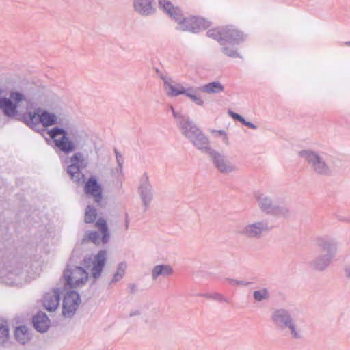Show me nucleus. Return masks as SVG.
Segmentation results:
<instances>
[{
	"label": "nucleus",
	"mask_w": 350,
	"mask_h": 350,
	"mask_svg": "<svg viewBox=\"0 0 350 350\" xmlns=\"http://www.w3.org/2000/svg\"><path fill=\"white\" fill-rule=\"evenodd\" d=\"M173 273V268L167 264L157 265L151 271V276L153 280H157L160 276L169 277Z\"/></svg>",
	"instance_id": "obj_24"
},
{
	"label": "nucleus",
	"mask_w": 350,
	"mask_h": 350,
	"mask_svg": "<svg viewBox=\"0 0 350 350\" xmlns=\"http://www.w3.org/2000/svg\"><path fill=\"white\" fill-rule=\"evenodd\" d=\"M208 154L214 166L223 174H229L237 170V167L224 154L211 149Z\"/></svg>",
	"instance_id": "obj_9"
},
{
	"label": "nucleus",
	"mask_w": 350,
	"mask_h": 350,
	"mask_svg": "<svg viewBox=\"0 0 350 350\" xmlns=\"http://www.w3.org/2000/svg\"><path fill=\"white\" fill-rule=\"evenodd\" d=\"M170 109L174 118L176 120L177 125L181 134L186 138L189 139L200 130V128H198L197 125L191 120L189 117L179 111H175L172 106L170 107Z\"/></svg>",
	"instance_id": "obj_7"
},
{
	"label": "nucleus",
	"mask_w": 350,
	"mask_h": 350,
	"mask_svg": "<svg viewBox=\"0 0 350 350\" xmlns=\"http://www.w3.org/2000/svg\"><path fill=\"white\" fill-rule=\"evenodd\" d=\"M63 277L66 284L70 288H78L83 286L88 281V273L81 267L68 265L64 272Z\"/></svg>",
	"instance_id": "obj_6"
},
{
	"label": "nucleus",
	"mask_w": 350,
	"mask_h": 350,
	"mask_svg": "<svg viewBox=\"0 0 350 350\" xmlns=\"http://www.w3.org/2000/svg\"><path fill=\"white\" fill-rule=\"evenodd\" d=\"M114 152L116 154V161L118 165V167L120 171L122 172V166L124 163V159L122 154L118 151L116 148H114Z\"/></svg>",
	"instance_id": "obj_41"
},
{
	"label": "nucleus",
	"mask_w": 350,
	"mask_h": 350,
	"mask_svg": "<svg viewBox=\"0 0 350 350\" xmlns=\"http://www.w3.org/2000/svg\"><path fill=\"white\" fill-rule=\"evenodd\" d=\"M269 230L268 224L260 221L252 224H248L243 226L239 231V234L247 239H260L265 232Z\"/></svg>",
	"instance_id": "obj_10"
},
{
	"label": "nucleus",
	"mask_w": 350,
	"mask_h": 350,
	"mask_svg": "<svg viewBox=\"0 0 350 350\" xmlns=\"http://www.w3.org/2000/svg\"><path fill=\"white\" fill-rule=\"evenodd\" d=\"M40 122L44 127H48L57 123V117L53 113L40 109Z\"/></svg>",
	"instance_id": "obj_27"
},
{
	"label": "nucleus",
	"mask_w": 350,
	"mask_h": 350,
	"mask_svg": "<svg viewBox=\"0 0 350 350\" xmlns=\"http://www.w3.org/2000/svg\"><path fill=\"white\" fill-rule=\"evenodd\" d=\"M254 302L262 304L269 300L271 294L267 288H260L254 290L252 293Z\"/></svg>",
	"instance_id": "obj_28"
},
{
	"label": "nucleus",
	"mask_w": 350,
	"mask_h": 350,
	"mask_svg": "<svg viewBox=\"0 0 350 350\" xmlns=\"http://www.w3.org/2000/svg\"><path fill=\"white\" fill-rule=\"evenodd\" d=\"M139 314H140V311L139 310H135L131 312V313L129 314V316L133 317V316H137Z\"/></svg>",
	"instance_id": "obj_46"
},
{
	"label": "nucleus",
	"mask_w": 350,
	"mask_h": 350,
	"mask_svg": "<svg viewBox=\"0 0 350 350\" xmlns=\"http://www.w3.org/2000/svg\"><path fill=\"white\" fill-rule=\"evenodd\" d=\"M81 303V297L74 291H68L65 295L62 304V314L66 318L72 317L76 312Z\"/></svg>",
	"instance_id": "obj_11"
},
{
	"label": "nucleus",
	"mask_w": 350,
	"mask_h": 350,
	"mask_svg": "<svg viewBox=\"0 0 350 350\" xmlns=\"http://www.w3.org/2000/svg\"><path fill=\"white\" fill-rule=\"evenodd\" d=\"M97 217L96 209L92 206L88 205L85 208L84 221L87 224L93 223Z\"/></svg>",
	"instance_id": "obj_37"
},
{
	"label": "nucleus",
	"mask_w": 350,
	"mask_h": 350,
	"mask_svg": "<svg viewBox=\"0 0 350 350\" xmlns=\"http://www.w3.org/2000/svg\"><path fill=\"white\" fill-rule=\"evenodd\" d=\"M133 7L142 16H150L156 12L154 0H133Z\"/></svg>",
	"instance_id": "obj_17"
},
{
	"label": "nucleus",
	"mask_w": 350,
	"mask_h": 350,
	"mask_svg": "<svg viewBox=\"0 0 350 350\" xmlns=\"http://www.w3.org/2000/svg\"><path fill=\"white\" fill-rule=\"evenodd\" d=\"M9 329L7 325H0V345H3L9 341Z\"/></svg>",
	"instance_id": "obj_38"
},
{
	"label": "nucleus",
	"mask_w": 350,
	"mask_h": 350,
	"mask_svg": "<svg viewBox=\"0 0 350 350\" xmlns=\"http://www.w3.org/2000/svg\"><path fill=\"white\" fill-rule=\"evenodd\" d=\"M49 319L43 312H39L33 318V324L36 330L40 332H45L49 327Z\"/></svg>",
	"instance_id": "obj_23"
},
{
	"label": "nucleus",
	"mask_w": 350,
	"mask_h": 350,
	"mask_svg": "<svg viewBox=\"0 0 350 350\" xmlns=\"http://www.w3.org/2000/svg\"><path fill=\"white\" fill-rule=\"evenodd\" d=\"M23 262L12 260L8 265L0 263V282L9 286H22L27 282L23 271Z\"/></svg>",
	"instance_id": "obj_2"
},
{
	"label": "nucleus",
	"mask_w": 350,
	"mask_h": 350,
	"mask_svg": "<svg viewBox=\"0 0 350 350\" xmlns=\"http://www.w3.org/2000/svg\"><path fill=\"white\" fill-rule=\"evenodd\" d=\"M129 221L128 219V216L126 215V221H125V228H126V230H127L128 228H129Z\"/></svg>",
	"instance_id": "obj_47"
},
{
	"label": "nucleus",
	"mask_w": 350,
	"mask_h": 350,
	"mask_svg": "<svg viewBox=\"0 0 350 350\" xmlns=\"http://www.w3.org/2000/svg\"><path fill=\"white\" fill-rule=\"evenodd\" d=\"M213 133H215L217 134V135L221 136L223 138V141L225 142L226 144H228V137L227 135V133L223 131V130H213Z\"/></svg>",
	"instance_id": "obj_42"
},
{
	"label": "nucleus",
	"mask_w": 350,
	"mask_h": 350,
	"mask_svg": "<svg viewBox=\"0 0 350 350\" xmlns=\"http://www.w3.org/2000/svg\"><path fill=\"white\" fill-rule=\"evenodd\" d=\"M40 108H38L34 112H27L23 114V122L33 130H38L40 122Z\"/></svg>",
	"instance_id": "obj_22"
},
{
	"label": "nucleus",
	"mask_w": 350,
	"mask_h": 350,
	"mask_svg": "<svg viewBox=\"0 0 350 350\" xmlns=\"http://www.w3.org/2000/svg\"><path fill=\"white\" fill-rule=\"evenodd\" d=\"M25 100V96L19 92H11L9 98L0 96V110L5 116L13 118L18 115V105Z\"/></svg>",
	"instance_id": "obj_5"
},
{
	"label": "nucleus",
	"mask_w": 350,
	"mask_h": 350,
	"mask_svg": "<svg viewBox=\"0 0 350 350\" xmlns=\"http://www.w3.org/2000/svg\"><path fill=\"white\" fill-rule=\"evenodd\" d=\"M271 321L273 325L280 329H284V310L282 308L275 309L271 314Z\"/></svg>",
	"instance_id": "obj_29"
},
{
	"label": "nucleus",
	"mask_w": 350,
	"mask_h": 350,
	"mask_svg": "<svg viewBox=\"0 0 350 350\" xmlns=\"http://www.w3.org/2000/svg\"><path fill=\"white\" fill-rule=\"evenodd\" d=\"M189 140L193 145L199 150L205 152H209L211 149L209 146V141L200 129L195 135L191 136Z\"/></svg>",
	"instance_id": "obj_20"
},
{
	"label": "nucleus",
	"mask_w": 350,
	"mask_h": 350,
	"mask_svg": "<svg viewBox=\"0 0 350 350\" xmlns=\"http://www.w3.org/2000/svg\"><path fill=\"white\" fill-rule=\"evenodd\" d=\"M224 282L228 283L229 285L232 286H247L252 284L251 282L240 280L230 278H225Z\"/></svg>",
	"instance_id": "obj_39"
},
{
	"label": "nucleus",
	"mask_w": 350,
	"mask_h": 350,
	"mask_svg": "<svg viewBox=\"0 0 350 350\" xmlns=\"http://www.w3.org/2000/svg\"><path fill=\"white\" fill-rule=\"evenodd\" d=\"M14 336L16 340L22 345L27 343L31 340V334L25 325L17 327L14 332Z\"/></svg>",
	"instance_id": "obj_26"
},
{
	"label": "nucleus",
	"mask_w": 350,
	"mask_h": 350,
	"mask_svg": "<svg viewBox=\"0 0 350 350\" xmlns=\"http://www.w3.org/2000/svg\"><path fill=\"white\" fill-rule=\"evenodd\" d=\"M4 93H5L4 89L0 86V96L3 95Z\"/></svg>",
	"instance_id": "obj_48"
},
{
	"label": "nucleus",
	"mask_w": 350,
	"mask_h": 350,
	"mask_svg": "<svg viewBox=\"0 0 350 350\" xmlns=\"http://www.w3.org/2000/svg\"><path fill=\"white\" fill-rule=\"evenodd\" d=\"M211 26V23L200 16H191L184 17L180 26L176 29L183 31H190L193 33H199Z\"/></svg>",
	"instance_id": "obj_8"
},
{
	"label": "nucleus",
	"mask_w": 350,
	"mask_h": 350,
	"mask_svg": "<svg viewBox=\"0 0 350 350\" xmlns=\"http://www.w3.org/2000/svg\"><path fill=\"white\" fill-rule=\"evenodd\" d=\"M254 198L259 208L265 214L275 217H279L283 214L282 197L273 200L269 196L258 191L254 193Z\"/></svg>",
	"instance_id": "obj_4"
},
{
	"label": "nucleus",
	"mask_w": 350,
	"mask_h": 350,
	"mask_svg": "<svg viewBox=\"0 0 350 350\" xmlns=\"http://www.w3.org/2000/svg\"><path fill=\"white\" fill-rule=\"evenodd\" d=\"M85 239H88L95 244H98L100 241V234L96 231L86 233Z\"/></svg>",
	"instance_id": "obj_40"
},
{
	"label": "nucleus",
	"mask_w": 350,
	"mask_h": 350,
	"mask_svg": "<svg viewBox=\"0 0 350 350\" xmlns=\"http://www.w3.org/2000/svg\"><path fill=\"white\" fill-rule=\"evenodd\" d=\"M304 157L308 162H309L315 170L319 172H323L327 170V165L321 157L313 152H306L304 153Z\"/></svg>",
	"instance_id": "obj_21"
},
{
	"label": "nucleus",
	"mask_w": 350,
	"mask_h": 350,
	"mask_svg": "<svg viewBox=\"0 0 350 350\" xmlns=\"http://www.w3.org/2000/svg\"><path fill=\"white\" fill-rule=\"evenodd\" d=\"M221 45L222 52L229 57L232 58H241L242 57L238 53L236 45L230 44L228 42L220 44Z\"/></svg>",
	"instance_id": "obj_33"
},
{
	"label": "nucleus",
	"mask_w": 350,
	"mask_h": 350,
	"mask_svg": "<svg viewBox=\"0 0 350 350\" xmlns=\"http://www.w3.org/2000/svg\"><path fill=\"white\" fill-rule=\"evenodd\" d=\"M96 226L100 230L103 234L102 242L107 243L109 240L110 234L106 221L103 218H99L96 222Z\"/></svg>",
	"instance_id": "obj_34"
},
{
	"label": "nucleus",
	"mask_w": 350,
	"mask_h": 350,
	"mask_svg": "<svg viewBox=\"0 0 350 350\" xmlns=\"http://www.w3.org/2000/svg\"><path fill=\"white\" fill-rule=\"evenodd\" d=\"M127 269V264L122 262L118 264L116 273H114L111 282H117L120 281L124 275Z\"/></svg>",
	"instance_id": "obj_36"
},
{
	"label": "nucleus",
	"mask_w": 350,
	"mask_h": 350,
	"mask_svg": "<svg viewBox=\"0 0 350 350\" xmlns=\"http://www.w3.org/2000/svg\"><path fill=\"white\" fill-rule=\"evenodd\" d=\"M161 79L163 81V85L167 90V96L170 97H176L179 95H185L187 88H185L181 83H175L170 77L162 76Z\"/></svg>",
	"instance_id": "obj_18"
},
{
	"label": "nucleus",
	"mask_w": 350,
	"mask_h": 350,
	"mask_svg": "<svg viewBox=\"0 0 350 350\" xmlns=\"http://www.w3.org/2000/svg\"><path fill=\"white\" fill-rule=\"evenodd\" d=\"M107 257V252L105 250L99 251L94 257L92 260L91 256H85L83 259L84 265L88 268L90 264H92L91 269L92 276L96 279L101 275L103 269L105 267Z\"/></svg>",
	"instance_id": "obj_12"
},
{
	"label": "nucleus",
	"mask_w": 350,
	"mask_h": 350,
	"mask_svg": "<svg viewBox=\"0 0 350 350\" xmlns=\"http://www.w3.org/2000/svg\"><path fill=\"white\" fill-rule=\"evenodd\" d=\"M139 190L142 202L146 210L153 198V189L146 174L142 178Z\"/></svg>",
	"instance_id": "obj_16"
},
{
	"label": "nucleus",
	"mask_w": 350,
	"mask_h": 350,
	"mask_svg": "<svg viewBox=\"0 0 350 350\" xmlns=\"http://www.w3.org/2000/svg\"><path fill=\"white\" fill-rule=\"evenodd\" d=\"M288 334L294 338H299L304 336V331L302 326L295 321L288 322Z\"/></svg>",
	"instance_id": "obj_31"
},
{
	"label": "nucleus",
	"mask_w": 350,
	"mask_h": 350,
	"mask_svg": "<svg viewBox=\"0 0 350 350\" xmlns=\"http://www.w3.org/2000/svg\"><path fill=\"white\" fill-rule=\"evenodd\" d=\"M241 123L252 129H256L258 128L256 125L249 121H247L245 118H243V120Z\"/></svg>",
	"instance_id": "obj_44"
},
{
	"label": "nucleus",
	"mask_w": 350,
	"mask_h": 350,
	"mask_svg": "<svg viewBox=\"0 0 350 350\" xmlns=\"http://www.w3.org/2000/svg\"><path fill=\"white\" fill-rule=\"evenodd\" d=\"M84 191L88 196L94 198V201L100 204L102 199V187L95 177H90L85 183Z\"/></svg>",
	"instance_id": "obj_19"
},
{
	"label": "nucleus",
	"mask_w": 350,
	"mask_h": 350,
	"mask_svg": "<svg viewBox=\"0 0 350 350\" xmlns=\"http://www.w3.org/2000/svg\"><path fill=\"white\" fill-rule=\"evenodd\" d=\"M223 30L224 26L211 29L206 31V36L217 40L219 44H223Z\"/></svg>",
	"instance_id": "obj_35"
},
{
	"label": "nucleus",
	"mask_w": 350,
	"mask_h": 350,
	"mask_svg": "<svg viewBox=\"0 0 350 350\" xmlns=\"http://www.w3.org/2000/svg\"><path fill=\"white\" fill-rule=\"evenodd\" d=\"M66 163V172L75 183L81 185L85 182V175L82 170L89 164L88 157L81 152H76L64 161Z\"/></svg>",
	"instance_id": "obj_3"
},
{
	"label": "nucleus",
	"mask_w": 350,
	"mask_h": 350,
	"mask_svg": "<svg viewBox=\"0 0 350 350\" xmlns=\"http://www.w3.org/2000/svg\"><path fill=\"white\" fill-rule=\"evenodd\" d=\"M228 115L232 118H233L234 120H237L240 122H241L243 120V117L241 116V115L237 113H234L232 111H228Z\"/></svg>",
	"instance_id": "obj_43"
},
{
	"label": "nucleus",
	"mask_w": 350,
	"mask_h": 350,
	"mask_svg": "<svg viewBox=\"0 0 350 350\" xmlns=\"http://www.w3.org/2000/svg\"><path fill=\"white\" fill-rule=\"evenodd\" d=\"M129 288H130L131 293H135L137 290V286L134 284H129Z\"/></svg>",
	"instance_id": "obj_45"
},
{
	"label": "nucleus",
	"mask_w": 350,
	"mask_h": 350,
	"mask_svg": "<svg viewBox=\"0 0 350 350\" xmlns=\"http://www.w3.org/2000/svg\"><path fill=\"white\" fill-rule=\"evenodd\" d=\"M198 90L200 91L198 88L189 87L187 88L185 96L189 98L197 105L202 107L204 105V101L202 97L197 92Z\"/></svg>",
	"instance_id": "obj_32"
},
{
	"label": "nucleus",
	"mask_w": 350,
	"mask_h": 350,
	"mask_svg": "<svg viewBox=\"0 0 350 350\" xmlns=\"http://www.w3.org/2000/svg\"><path fill=\"white\" fill-rule=\"evenodd\" d=\"M48 134L53 139L55 146L67 154L72 152L81 144L80 135L77 131L68 133L64 129L54 127L48 131Z\"/></svg>",
	"instance_id": "obj_1"
},
{
	"label": "nucleus",
	"mask_w": 350,
	"mask_h": 350,
	"mask_svg": "<svg viewBox=\"0 0 350 350\" xmlns=\"http://www.w3.org/2000/svg\"><path fill=\"white\" fill-rule=\"evenodd\" d=\"M62 293L61 288H55L45 293L42 297L44 308L49 312L57 310L59 305L60 296Z\"/></svg>",
	"instance_id": "obj_14"
},
{
	"label": "nucleus",
	"mask_w": 350,
	"mask_h": 350,
	"mask_svg": "<svg viewBox=\"0 0 350 350\" xmlns=\"http://www.w3.org/2000/svg\"><path fill=\"white\" fill-rule=\"evenodd\" d=\"M198 89L208 94H217L223 92L225 88L220 81H216L198 87Z\"/></svg>",
	"instance_id": "obj_25"
},
{
	"label": "nucleus",
	"mask_w": 350,
	"mask_h": 350,
	"mask_svg": "<svg viewBox=\"0 0 350 350\" xmlns=\"http://www.w3.org/2000/svg\"><path fill=\"white\" fill-rule=\"evenodd\" d=\"M158 4L159 8L162 9L171 19L177 23L178 26H180L185 17L180 8L178 6H174L168 0H159Z\"/></svg>",
	"instance_id": "obj_15"
},
{
	"label": "nucleus",
	"mask_w": 350,
	"mask_h": 350,
	"mask_svg": "<svg viewBox=\"0 0 350 350\" xmlns=\"http://www.w3.org/2000/svg\"><path fill=\"white\" fill-rule=\"evenodd\" d=\"M199 295L206 299L216 301L221 304H230L231 301L229 297L224 296L223 294L218 292H207L201 293Z\"/></svg>",
	"instance_id": "obj_30"
},
{
	"label": "nucleus",
	"mask_w": 350,
	"mask_h": 350,
	"mask_svg": "<svg viewBox=\"0 0 350 350\" xmlns=\"http://www.w3.org/2000/svg\"><path fill=\"white\" fill-rule=\"evenodd\" d=\"M223 42L230 44L239 45L247 39V35L232 25L224 26Z\"/></svg>",
	"instance_id": "obj_13"
}]
</instances>
